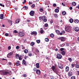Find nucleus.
<instances>
[{
    "label": "nucleus",
    "instance_id": "obj_54",
    "mask_svg": "<svg viewBox=\"0 0 79 79\" xmlns=\"http://www.w3.org/2000/svg\"><path fill=\"white\" fill-rule=\"evenodd\" d=\"M35 7V5L33 4V5H32L31 7L32 8H34Z\"/></svg>",
    "mask_w": 79,
    "mask_h": 79
},
{
    "label": "nucleus",
    "instance_id": "obj_2",
    "mask_svg": "<svg viewBox=\"0 0 79 79\" xmlns=\"http://www.w3.org/2000/svg\"><path fill=\"white\" fill-rule=\"evenodd\" d=\"M51 69L54 72H56V71L58 70L57 68L54 66H52V67Z\"/></svg>",
    "mask_w": 79,
    "mask_h": 79
},
{
    "label": "nucleus",
    "instance_id": "obj_51",
    "mask_svg": "<svg viewBox=\"0 0 79 79\" xmlns=\"http://www.w3.org/2000/svg\"><path fill=\"white\" fill-rule=\"evenodd\" d=\"M76 68H79V65H77L76 66Z\"/></svg>",
    "mask_w": 79,
    "mask_h": 79
},
{
    "label": "nucleus",
    "instance_id": "obj_64",
    "mask_svg": "<svg viewBox=\"0 0 79 79\" xmlns=\"http://www.w3.org/2000/svg\"><path fill=\"white\" fill-rule=\"evenodd\" d=\"M14 10H15V11H16V10H18V8H15L14 9Z\"/></svg>",
    "mask_w": 79,
    "mask_h": 79
},
{
    "label": "nucleus",
    "instance_id": "obj_5",
    "mask_svg": "<svg viewBox=\"0 0 79 79\" xmlns=\"http://www.w3.org/2000/svg\"><path fill=\"white\" fill-rule=\"evenodd\" d=\"M6 6L7 7H8L10 6V5H11V3H10V1H8L6 2Z\"/></svg>",
    "mask_w": 79,
    "mask_h": 79
},
{
    "label": "nucleus",
    "instance_id": "obj_52",
    "mask_svg": "<svg viewBox=\"0 0 79 79\" xmlns=\"http://www.w3.org/2000/svg\"><path fill=\"white\" fill-rule=\"evenodd\" d=\"M71 67L72 68H74V64H71Z\"/></svg>",
    "mask_w": 79,
    "mask_h": 79
},
{
    "label": "nucleus",
    "instance_id": "obj_17",
    "mask_svg": "<svg viewBox=\"0 0 79 79\" xmlns=\"http://www.w3.org/2000/svg\"><path fill=\"white\" fill-rule=\"evenodd\" d=\"M36 66L37 68H39V63H36Z\"/></svg>",
    "mask_w": 79,
    "mask_h": 79
},
{
    "label": "nucleus",
    "instance_id": "obj_27",
    "mask_svg": "<svg viewBox=\"0 0 79 79\" xmlns=\"http://www.w3.org/2000/svg\"><path fill=\"white\" fill-rule=\"evenodd\" d=\"M62 14L63 15H65L66 14V12L65 11H63L62 12Z\"/></svg>",
    "mask_w": 79,
    "mask_h": 79
},
{
    "label": "nucleus",
    "instance_id": "obj_19",
    "mask_svg": "<svg viewBox=\"0 0 79 79\" xmlns=\"http://www.w3.org/2000/svg\"><path fill=\"white\" fill-rule=\"evenodd\" d=\"M73 21L74 20H73V19H71L69 20L70 23H73Z\"/></svg>",
    "mask_w": 79,
    "mask_h": 79
},
{
    "label": "nucleus",
    "instance_id": "obj_48",
    "mask_svg": "<svg viewBox=\"0 0 79 79\" xmlns=\"http://www.w3.org/2000/svg\"><path fill=\"white\" fill-rule=\"evenodd\" d=\"M44 26L45 27H47L48 26V24L46 23L44 24Z\"/></svg>",
    "mask_w": 79,
    "mask_h": 79
},
{
    "label": "nucleus",
    "instance_id": "obj_49",
    "mask_svg": "<svg viewBox=\"0 0 79 79\" xmlns=\"http://www.w3.org/2000/svg\"><path fill=\"white\" fill-rule=\"evenodd\" d=\"M35 51H36V52H37V53L39 52V50H38V49H36Z\"/></svg>",
    "mask_w": 79,
    "mask_h": 79
},
{
    "label": "nucleus",
    "instance_id": "obj_56",
    "mask_svg": "<svg viewBox=\"0 0 79 79\" xmlns=\"http://www.w3.org/2000/svg\"><path fill=\"white\" fill-rule=\"evenodd\" d=\"M54 16L55 18H57V17H58V15L57 14H55Z\"/></svg>",
    "mask_w": 79,
    "mask_h": 79
},
{
    "label": "nucleus",
    "instance_id": "obj_31",
    "mask_svg": "<svg viewBox=\"0 0 79 79\" xmlns=\"http://www.w3.org/2000/svg\"><path fill=\"white\" fill-rule=\"evenodd\" d=\"M36 42L38 44H39L40 42V40H36Z\"/></svg>",
    "mask_w": 79,
    "mask_h": 79
},
{
    "label": "nucleus",
    "instance_id": "obj_18",
    "mask_svg": "<svg viewBox=\"0 0 79 79\" xmlns=\"http://www.w3.org/2000/svg\"><path fill=\"white\" fill-rule=\"evenodd\" d=\"M74 22L75 23H76V24L78 23H79V20H78V19H75L74 20Z\"/></svg>",
    "mask_w": 79,
    "mask_h": 79
},
{
    "label": "nucleus",
    "instance_id": "obj_39",
    "mask_svg": "<svg viewBox=\"0 0 79 79\" xmlns=\"http://www.w3.org/2000/svg\"><path fill=\"white\" fill-rule=\"evenodd\" d=\"M19 54H17V55L15 56V57H16L17 58H18V57H19Z\"/></svg>",
    "mask_w": 79,
    "mask_h": 79
},
{
    "label": "nucleus",
    "instance_id": "obj_60",
    "mask_svg": "<svg viewBox=\"0 0 79 79\" xmlns=\"http://www.w3.org/2000/svg\"><path fill=\"white\" fill-rule=\"evenodd\" d=\"M64 45H65V44H62L61 45V47H64Z\"/></svg>",
    "mask_w": 79,
    "mask_h": 79
},
{
    "label": "nucleus",
    "instance_id": "obj_1",
    "mask_svg": "<svg viewBox=\"0 0 79 79\" xmlns=\"http://www.w3.org/2000/svg\"><path fill=\"white\" fill-rule=\"evenodd\" d=\"M56 58L58 59H61L62 58V55L60 53H57L56 55Z\"/></svg>",
    "mask_w": 79,
    "mask_h": 79
},
{
    "label": "nucleus",
    "instance_id": "obj_38",
    "mask_svg": "<svg viewBox=\"0 0 79 79\" xmlns=\"http://www.w3.org/2000/svg\"><path fill=\"white\" fill-rule=\"evenodd\" d=\"M28 55L30 56H32V53L31 52H29Z\"/></svg>",
    "mask_w": 79,
    "mask_h": 79
},
{
    "label": "nucleus",
    "instance_id": "obj_13",
    "mask_svg": "<svg viewBox=\"0 0 79 79\" xmlns=\"http://www.w3.org/2000/svg\"><path fill=\"white\" fill-rule=\"evenodd\" d=\"M75 31L76 32H77L79 31V28L78 27H76L75 28Z\"/></svg>",
    "mask_w": 79,
    "mask_h": 79
},
{
    "label": "nucleus",
    "instance_id": "obj_26",
    "mask_svg": "<svg viewBox=\"0 0 79 79\" xmlns=\"http://www.w3.org/2000/svg\"><path fill=\"white\" fill-rule=\"evenodd\" d=\"M72 4L73 6H76V3L75 2H72Z\"/></svg>",
    "mask_w": 79,
    "mask_h": 79
},
{
    "label": "nucleus",
    "instance_id": "obj_53",
    "mask_svg": "<svg viewBox=\"0 0 79 79\" xmlns=\"http://www.w3.org/2000/svg\"><path fill=\"white\" fill-rule=\"evenodd\" d=\"M18 32V31H17L16 30H15L14 31V33H16Z\"/></svg>",
    "mask_w": 79,
    "mask_h": 79
},
{
    "label": "nucleus",
    "instance_id": "obj_25",
    "mask_svg": "<svg viewBox=\"0 0 79 79\" xmlns=\"http://www.w3.org/2000/svg\"><path fill=\"white\" fill-rule=\"evenodd\" d=\"M55 11L56 13H58L59 12V10L58 9H56L55 10Z\"/></svg>",
    "mask_w": 79,
    "mask_h": 79
},
{
    "label": "nucleus",
    "instance_id": "obj_34",
    "mask_svg": "<svg viewBox=\"0 0 79 79\" xmlns=\"http://www.w3.org/2000/svg\"><path fill=\"white\" fill-rule=\"evenodd\" d=\"M8 21L9 23H10V24L11 25H12V21H11L9 20H8Z\"/></svg>",
    "mask_w": 79,
    "mask_h": 79
},
{
    "label": "nucleus",
    "instance_id": "obj_41",
    "mask_svg": "<svg viewBox=\"0 0 79 79\" xmlns=\"http://www.w3.org/2000/svg\"><path fill=\"white\" fill-rule=\"evenodd\" d=\"M71 79H76V77L74 76H72L71 77Z\"/></svg>",
    "mask_w": 79,
    "mask_h": 79
},
{
    "label": "nucleus",
    "instance_id": "obj_14",
    "mask_svg": "<svg viewBox=\"0 0 79 79\" xmlns=\"http://www.w3.org/2000/svg\"><path fill=\"white\" fill-rule=\"evenodd\" d=\"M37 33L36 31H32L31 33V35H32V34H34L35 35H37Z\"/></svg>",
    "mask_w": 79,
    "mask_h": 79
},
{
    "label": "nucleus",
    "instance_id": "obj_10",
    "mask_svg": "<svg viewBox=\"0 0 79 79\" xmlns=\"http://www.w3.org/2000/svg\"><path fill=\"white\" fill-rule=\"evenodd\" d=\"M56 33L57 34H58V35H62L63 34H62V33H60V31H59L58 30H57L56 31Z\"/></svg>",
    "mask_w": 79,
    "mask_h": 79
},
{
    "label": "nucleus",
    "instance_id": "obj_4",
    "mask_svg": "<svg viewBox=\"0 0 79 79\" xmlns=\"http://www.w3.org/2000/svg\"><path fill=\"white\" fill-rule=\"evenodd\" d=\"M65 29L67 32H69L71 31V28L69 26H68L65 28Z\"/></svg>",
    "mask_w": 79,
    "mask_h": 79
},
{
    "label": "nucleus",
    "instance_id": "obj_12",
    "mask_svg": "<svg viewBox=\"0 0 79 79\" xmlns=\"http://www.w3.org/2000/svg\"><path fill=\"white\" fill-rule=\"evenodd\" d=\"M6 71H6V72H3V75H7V74H10L9 72Z\"/></svg>",
    "mask_w": 79,
    "mask_h": 79
},
{
    "label": "nucleus",
    "instance_id": "obj_61",
    "mask_svg": "<svg viewBox=\"0 0 79 79\" xmlns=\"http://www.w3.org/2000/svg\"><path fill=\"white\" fill-rule=\"evenodd\" d=\"M8 64H9V65H10H10H11V63L10 62H9Z\"/></svg>",
    "mask_w": 79,
    "mask_h": 79
},
{
    "label": "nucleus",
    "instance_id": "obj_62",
    "mask_svg": "<svg viewBox=\"0 0 79 79\" xmlns=\"http://www.w3.org/2000/svg\"><path fill=\"white\" fill-rule=\"evenodd\" d=\"M53 6H56V4H53Z\"/></svg>",
    "mask_w": 79,
    "mask_h": 79
},
{
    "label": "nucleus",
    "instance_id": "obj_47",
    "mask_svg": "<svg viewBox=\"0 0 79 79\" xmlns=\"http://www.w3.org/2000/svg\"><path fill=\"white\" fill-rule=\"evenodd\" d=\"M5 36H6V37L8 36V34L7 33H5Z\"/></svg>",
    "mask_w": 79,
    "mask_h": 79
},
{
    "label": "nucleus",
    "instance_id": "obj_44",
    "mask_svg": "<svg viewBox=\"0 0 79 79\" xmlns=\"http://www.w3.org/2000/svg\"><path fill=\"white\" fill-rule=\"evenodd\" d=\"M0 6H2V7H5V5H2V3L0 4Z\"/></svg>",
    "mask_w": 79,
    "mask_h": 79
},
{
    "label": "nucleus",
    "instance_id": "obj_21",
    "mask_svg": "<svg viewBox=\"0 0 79 79\" xmlns=\"http://www.w3.org/2000/svg\"><path fill=\"white\" fill-rule=\"evenodd\" d=\"M24 52L25 53H28V50L25 49L24 50Z\"/></svg>",
    "mask_w": 79,
    "mask_h": 79
},
{
    "label": "nucleus",
    "instance_id": "obj_8",
    "mask_svg": "<svg viewBox=\"0 0 79 79\" xmlns=\"http://www.w3.org/2000/svg\"><path fill=\"white\" fill-rule=\"evenodd\" d=\"M41 19L44 22H47V20L45 19V16H43L42 17Z\"/></svg>",
    "mask_w": 79,
    "mask_h": 79
},
{
    "label": "nucleus",
    "instance_id": "obj_7",
    "mask_svg": "<svg viewBox=\"0 0 79 79\" xmlns=\"http://www.w3.org/2000/svg\"><path fill=\"white\" fill-rule=\"evenodd\" d=\"M68 75L69 77L72 76V75H73V72H71V71H69L68 73Z\"/></svg>",
    "mask_w": 79,
    "mask_h": 79
},
{
    "label": "nucleus",
    "instance_id": "obj_32",
    "mask_svg": "<svg viewBox=\"0 0 79 79\" xmlns=\"http://www.w3.org/2000/svg\"><path fill=\"white\" fill-rule=\"evenodd\" d=\"M55 72L56 73L57 75H58L59 76H60V73H59L58 72V70H57L56 72Z\"/></svg>",
    "mask_w": 79,
    "mask_h": 79
},
{
    "label": "nucleus",
    "instance_id": "obj_24",
    "mask_svg": "<svg viewBox=\"0 0 79 79\" xmlns=\"http://www.w3.org/2000/svg\"><path fill=\"white\" fill-rule=\"evenodd\" d=\"M61 53L63 55H65V52L64 51H63L61 52Z\"/></svg>",
    "mask_w": 79,
    "mask_h": 79
},
{
    "label": "nucleus",
    "instance_id": "obj_45",
    "mask_svg": "<svg viewBox=\"0 0 79 79\" xmlns=\"http://www.w3.org/2000/svg\"><path fill=\"white\" fill-rule=\"evenodd\" d=\"M40 32L41 34H42V33H44V31H43V30H41L40 31Z\"/></svg>",
    "mask_w": 79,
    "mask_h": 79
},
{
    "label": "nucleus",
    "instance_id": "obj_33",
    "mask_svg": "<svg viewBox=\"0 0 79 79\" xmlns=\"http://www.w3.org/2000/svg\"><path fill=\"white\" fill-rule=\"evenodd\" d=\"M45 40L46 42H48V41H49V39H48V38H46Z\"/></svg>",
    "mask_w": 79,
    "mask_h": 79
},
{
    "label": "nucleus",
    "instance_id": "obj_15",
    "mask_svg": "<svg viewBox=\"0 0 79 79\" xmlns=\"http://www.w3.org/2000/svg\"><path fill=\"white\" fill-rule=\"evenodd\" d=\"M65 71L66 72L69 71V67L66 66L65 68Z\"/></svg>",
    "mask_w": 79,
    "mask_h": 79
},
{
    "label": "nucleus",
    "instance_id": "obj_40",
    "mask_svg": "<svg viewBox=\"0 0 79 79\" xmlns=\"http://www.w3.org/2000/svg\"><path fill=\"white\" fill-rule=\"evenodd\" d=\"M19 48L20 47L19 46H17L16 47V48L17 50H18V49H19Z\"/></svg>",
    "mask_w": 79,
    "mask_h": 79
},
{
    "label": "nucleus",
    "instance_id": "obj_11",
    "mask_svg": "<svg viewBox=\"0 0 79 79\" xmlns=\"http://www.w3.org/2000/svg\"><path fill=\"white\" fill-rule=\"evenodd\" d=\"M36 73L37 74L39 75L40 74V71L39 69H37L36 71Z\"/></svg>",
    "mask_w": 79,
    "mask_h": 79
},
{
    "label": "nucleus",
    "instance_id": "obj_23",
    "mask_svg": "<svg viewBox=\"0 0 79 79\" xmlns=\"http://www.w3.org/2000/svg\"><path fill=\"white\" fill-rule=\"evenodd\" d=\"M20 64V63H19V62L17 61L16 63V65L17 66H19Z\"/></svg>",
    "mask_w": 79,
    "mask_h": 79
},
{
    "label": "nucleus",
    "instance_id": "obj_29",
    "mask_svg": "<svg viewBox=\"0 0 79 79\" xmlns=\"http://www.w3.org/2000/svg\"><path fill=\"white\" fill-rule=\"evenodd\" d=\"M58 67L59 68H60V69H62V68H63V67L61 66V64H59Z\"/></svg>",
    "mask_w": 79,
    "mask_h": 79
},
{
    "label": "nucleus",
    "instance_id": "obj_37",
    "mask_svg": "<svg viewBox=\"0 0 79 79\" xmlns=\"http://www.w3.org/2000/svg\"><path fill=\"white\" fill-rule=\"evenodd\" d=\"M68 60L70 62H71V61H72V59L71 58H69L68 59Z\"/></svg>",
    "mask_w": 79,
    "mask_h": 79
},
{
    "label": "nucleus",
    "instance_id": "obj_6",
    "mask_svg": "<svg viewBox=\"0 0 79 79\" xmlns=\"http://www.w3.org/2000/svg\"><path fill=\"white\" fill-rule=\"evenodd\" d=\"M59 39L60 40L61 42H63V41H65L66 38L64 37H61L59 38Z\"/></svg>",
    "mask_w": 79,
    "mask_h": 79
},
{
    "label": "nucleus",
    "instance_id": "obj_16",
    "mask_svg": "<svg viewBox=\"0 0 79 79\" xmlns=\"http://www.w3.org/2000/svg\"><path fill=\"white\" fill-rule=\"evenodd\" d=\"M19 21H20V20L19 19H18L15 21V23L17 24H18V23H19Z\"/></svg>",
    "mask_w": 79,
    "mask_h": 79
},
{
    "label": "nucleus",
    "instance_id": "obj_35",
    "mask_svg": "<svg viewBox=\"0 0 79 79\" xmlns=\"http://www.w3.org/2000/svg\"><path fill=\"white\" fill-rule=\"evenodd\" d=\"M23 8H25V10H27V8H28V7L26 6H24L23 7Z\"/></svg>",
    "mask_w": 79,
    "mask_h": 79
},
{
    "label": "nucleus",
    "instance_id": "obj_22",
    "mask_svg": "<svg viewBox=\"0 0 79 79\" xmlns=\"http://www.w3.org/2000/svg\"><path fill=\"white\" fill-rule=\"evenodd\" d=\"M22 64L23 65H26V61H25L24 60H23Z\"/></svg>",
    "mask_w": 79,
    "mask_h": 79
},
{
    "label": "nucleus",
    "instance_id": "obj_59",
    "mask_svg": "<svg viewBox=\"0 0 79 79\" xmlns=\"http://www.w3.org/2000/svg\"><path fill=\"white\" fill-rule=\"evenodd\" d=\"M27 76V75H26V74H23V77H26Z\"/></svg>",
    "mask_w": 79,
    "mask_h": 79
},
{
    "label": "nucleus",
    "instance_id": "obj_55",
    "mask_svg": "<svg viewBox=\"0 0 79 79\" xmlns=\"http://www.w3.org/2000/svg\"><path fill=\"white\" fill-rule=\"evenodd\" d=\"M10 49H11V46H9L8 47V50H10Z\"/></svg>",
    "mask_w": 79,
    "mask_h": 79
},
{
    "label": "nucleus",
    "instance_id": "obj_36",
    "mask_svg": "<svg viewBox=\"0 0 79 79\" xmlns=\"http://www.w3.org/2000/svg\"><path fill=\"white\" fill-rule=\"evenodd\" d=\"M13 52H10L9 53V54H8V55H9V56H10L11 55L13 54Z\"/></svg>",
    "mask_w": 79,
    "mask_h": 79
},
{
    "label": "nucleus",
    "instance_id": "obj_57",
    "mask_svg": "<svg viewBox=\"0 0 79 79\" xmlns=\"http://www.w3.org/2000/svg\"><path fill=\"white\" fill-rule=\"evenodd\" d=\"M60 51H63V50H64V48H61L60 49Z\"/></svg>",
    "mask_w": 79,
    "mask_h": 79
},
{
    "label": "nucleus",
    "instance_id": "obj_58",
    "mask_svg": "<svg viewBox=\"0 0 79 79\" xmlns=\"http://www.w3.org/2000/svg\"><path fill=\"white\" fill-rule=\"evenodd\" d=\"M53 20H51L50 21V23L51 24H52V23H53Z\"/></svg>",
    "mask_w": 79,
    "mask_h": 79
},
{
    "label": "nucleus",
    "instance_id": "obj_20",
    "mask_svg": "<svg viewBox=\"0 0 79 79\" xmlns=\"http://www.w3.org/2000/svg\"><path fill=\"white\" fill-rule=\"evenodd\" d=\"M0 18L1 19H3V14H2L1 15Z\"/></svg>",
    "mask_w": 79,
    "mask_h": 79
},
{
    "label": "nucleus",
    "instance_id": "obj_30",
    "mask_svg": "<svg viewBox=\"0 0 79 79\" xmlns=\"http://www.w3.org/2000/svg\"><path fill=\"white\" fill-rule=\"evenodd\" d=\"M50 36L51 37H54V34L53 33H52L50 34Z\"/></svg>",
    "mask_w": 79,
    "mask_h": 79
},
{
    "label": "nucleus",
    "instance_id": "obj_28",
    "mask_svg": "<svg viewBox=\"0 0 79 79\" xmlns=\"http://www.w3.org/2000/svg\"><path fill=\"white\" fill-rule=\"evenodd\" d=\"M34 45H35V43H34V42H32L31 43V46H34Z\"/></svg>",
    "mask_w": 79,
    "mask_h": 79
},
{
    "label": "nucleus",
    "instance_id": "obj_50",
    "mask_svg": "<svg viewBox=\"0 0 79 79\" xmlns=\"http://www.w3.org/2000/svg\"><path fill=\"white\" fill-rule=\"evenodd\" d=\"M26 0H24V2H23L22 3L23 4H24L25 3H26Z\"/></svg>",
    "mask_w": 79,
    "mask_h": 79
},
{
    "label": "nucleus",
    "instance_id": "obj_3",
    "mask_svg": "<svg viewBox=\"0 0 79 79\" xmlns=\"http://www.w3.org/2000/svg\"><path fill=\"white\" fill-rule=\"evenodd\" d=\"M19 37H23L24 35V33L22 31H20L18 33Z\"/></svg>",
    "mask_w": 79,
    "mask_h": 79
},
{
    "label": "nucleus",
    "instance_id": "obj_42",
    "mask_svg": "<svg viewBox=\"0 0 79 79\" xmlns=\"http://www.w3.org/2000/svg\"><path fill=\"white\" fill-rule=\"evenodd\" d=\"M61 33H62V34H65V31L64 30H62L61 31Z\"/></svg>",
    "mask_w": 79,
    "mask_h": 79
},
{
    "label": "nucleus",
    "instance_id": "obj_63",
    "mask_svg": "<svg viewBox=\"0 0 79 79\" xmlns=\"http://www.w3.org/2000/svg\"><path fill=\"white\" fill-rule=\"evenodd\" d=\"M19 60H22V58H21V57H19Z\"/></svg>",
    "mask_w": 79,
    "mask_h": 79
},
{
    "label": "nucleus",
    "instance_id": "obj_46",
    "mask_svg": "<svg viewBox=\"0 0 79 79\" xmlns=\"http://www.w3.org/2000/svg\"><path fill=\"white\" fill-rule=\"evenodd\" d=\"M40 10L41 12H42L44 11V10L43 9H40Z\"/></svg>",
    "mask_w": 79,
    "mask_h": 79
},
{
    "label": "nucleus",
    "instance_id": "obj_43",
    "mask_svg": "<svg viewBox=\"0 0 79 79\" xmlns=\"http://www.w3.org/2000/svg\"><path fill=\"white\" fill-rule=\"evenodd\" d=\"M50 78L51 79H54V78H55V77H54V76H50Z\"/></svg>",
    "mask_w": 79,
    "mask_h": 79
},
{
    "label": "nucleus",
    "instance_id": "obj_9",
    "mask_svg": "<svg viewBox=\"0 0 79 79\" xmlns=\"http://www.w3.org/2000/svg\"><path fill=\"white\" fill-rule=\"evenodd\" d=\"M34 11L33 10H31L30 12V16H33L34 15Z\"/></svg>",
    "mask_w": 79,
    "mask_h": 79
}]
</instances>
